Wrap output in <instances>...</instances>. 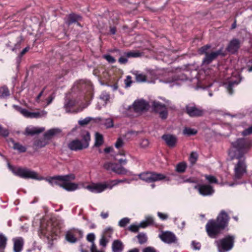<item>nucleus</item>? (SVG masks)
<instances>
[{
  "label": "nucleus",
  "mask_w": 252,
  "mask_h": 252,
  "mask_svg": "<svg viewBox=\"0 0 252 252\" xmlns=\"http://www.w3.org/2000/svg\"><path fill=\"white\" fill-rule=\"evenodd\" d=\"M7 166L9 170L14 175L23 178H31L38 181L44 180L52 186H59L69 191H74L78 189V186L77 184L71 182L75 178L73 174L44 178L39 176L37 172L27 168L15 167L9 163H8Z\"/></svg>",
  "instance_id": "obj_1"
},
{
  "label": "nucleus",
  "mask_w": 252,
  "mask_h": 252,
  "mask_svg": "<svg viewBox=\"0 0 252 252\" xmlns=\"http://www.w3.org/2000/svg\"><path fill=\"white\" fill-rule=\"evenodd\" d=\"M213 73L210 69H201L198 72L194 64H189L180 70V74L177 77L163 82L169 84L170 87H172L179 84L177 82L178 80H189L196 84V89H206L212 85L211 78Z\"/></svg>",
  "instance_id": "obj_2"
},
{
  "label": "nucleus",
  "mask_w": 252,
  "mask_h": 252,
  "mask_svg": "<svg viewBox=\"0 0 252 252\" xmlns=\"http://www.w3.org/2000/svg\"><path fill=\"white\" fill-rule=\"evenodd\" d=\"M80 84L83 85L84 87L86 88L88 90V93L85 96L86 102L84 104H81L79 108L76 109L75 108L77 102L75 100L72 98L68 97L67 96L65 97L63 108L66 113H76L79 111L83 110L85 108L87 107L91 103V100L93 97V84L90 81L82 80L80 82Z\"/></svg>",
  "instance_id": "obj_3"
},
{
  "label": "nucleus",
  "mask_w": 252,
  "mask_h": 252,
  "mask_svg": "<svg viewBox=\"0 0 252 252\" xmlns=\"http://www.w3.org/2000/svg\"><path fill=\"white\" fill-rule=\"evenodd\" d=\"M252 147V141L247 138H239L231 142V147L229 155L232 158H245Z\"/></svg>",
  "instance_id": "obj_4"
},
{
  "label": "nucleus",
  "mask_w": 252,
  "mask_h": 252,
  "mask_svg": "<svg viewBox=\"0 0 252 252\" xmlns=\"http://www.w3.org/2000/svg\"><path fill=\"white\" fill-rule=\"evenodd\" d=\"M58 233L57 228L52 224L51 221L43 220L40 222V227L38 235L44 241L51 243L56 239Z\"/></svg>",
  "instance_id": "obj_5"
},
{
  "label": "nucleus",
  "mask_w": 252,
  "mask_h": 252,
  "mask_svg": "<svg viewBox=\"0 0 252 252\" xmlns=\"http://www.w3.org/2000/svg\"><path fill=\"white\" fill-rule=\"evenodd\" d=\"M237 159L238 161L234 164V183L229 184V186H233L236 185L242 184L243 182L240 180L247 173V165L245 161V158Z\"/></svg>",
  "instance_id": "obj_6"
},
{
  "label": "nucleus",
  "mask_w": 252,
  "mask_h": 252,
  "mask_svg": "<svg viewBox=\"0 0 252 252\" xmlns=\"http://www.w3.org/2000/svg\"><path fill=\"white\" fill-rule=\"evenodd\" d=\"M137 176L140 179L146 183L170 180L169 178L164 174L155 172H144L138 174Z\"/></svg>",
  "instance_id": "obj_7"
},
{
  "label": "nucleus",
  "mask_w": 252,
  "mask_h": 252,
  "mask_svg": "<svg viewBox=\"0 0 252 252\" xmlns=\"http://www.w3.org/2000/svg\"><path fill=\"white\" fill-rule=\"evenodd\" d=\"M235 237L234 235H228L224 238L216 240L215 242L219 252H227L234 247Z\"/></svg>",
  "instance_id": "obj_8"
},
{
  "label": "nucleus",
  "mask_w": 252,
  "mask_h": 252,
  "mask_svg": "<svg viewBox=\"0 0 252 252\" xmlns=\"http://www.w3.org/2000/svg\"><path fill=\"white\" fill-rule=\"evenodd\" d=\"M210 48V46L207 45L201 47L199 50L200 54H204L205 55V57L202 61V67L203 68L206 64L210 63L212 61L216 59L218 56L224 55V54L222 52L221 49L209 53L207 50Z\"/></svg>",
  "instance_id": "obj_9"
},
{
  "label": "nucleus",
  "mask_w": 252,
  "mask_h": 252,
  "mask_svg": "<svg viewBox=\"0 0 252 252\" xmlns=\"http://www.w3.org/2000/svg\"><path fill=\"white\" fill-rule=\"evenodd\" d=\"M90 140V133L87 132L83 136V139L81 140L78 139L73 140L68 144V147L71 150H80L87 148L89 146Z\"/></svg>",
  "instance_id": "obj_10"
},
{
  "label": "nucleus",
  "mask_w": 252,
  "mask_h": 252,
  "mask_svg": "<svg viewBox=\"0 0 252 252\" xmlns=\"http://www.w3.org/2000/svg\"><path fill=\"white\" fill-rule=\"evenodd\" d=\"M215 220H211L206 225V230L208 236L212 238H215L223 230Z\"/></svg>",
  "instance_id": "obj_11"
},
{
  "label": "nucleus",
  "mask_w": 252,
  "mask_h": 252,
  "mask_svg": "<svg viewBox=\"0 0 252 252\" xmlns=\"http://www.w3.org/2000/svg\"><path fill=\"white\" fill-rule=\"evenodd\" d=\"M13 107L18 112H19L24 116L30 118H41L46 117L47 114V111L45 110H41L36 112H30L26 109L22 108V107L14 105Z\"/></svg>",
  "instance_id": "obj_12"
},
{
  "label": "nucleus",
  "mask_w": 252,
  "mask_h": 252,
  "mask_svg": "<svg viewBox=\"0 0 252 252\" xmlns=\"http://www.w3.org/2000/svg\"><path fill=\"white\" fill-rule=\"evenodd\" d=\"M154 223V218L151 216H146L145 220H142L139 223H133L129 225L128 230L132 232H137L140 228H144L149 225H152Z\"/></svg>",
  "instance_id": "obj_13"
},
{
  "label": "nucleus",
  "mask_w": 252,
  "mask_h": 252,
  "mask_svg": "<svg viewBox=\"0 0 252 252\" xmlns=\"http://www.w3.org/2000/svg\"><path fill=\"white\" fill-rule=\"evenodd\" d=\"M241 81L240 75L238 72L233 73L231 78H228L226 82L224 83L223 85L225 86L227 92L230 94H232L233 93V88L237 85Z\"/></svg>",
  "instance_id": "obj_14"
},
{
  "label": "nucleus",
  "mask_w": 252,
  "mask_h": 252,
  "mask_svg": "<svg viewBox=\"0 0 252 252\" xmlns=\"http://www.w3.org/2000/svg\"><path fill=\"white\" fill-rule=\"evenodd\" d=\"M158 237L162 242L168 244H176L178 242L176 236L171 231H161L158 234Z\"/></svg>",
  "instance_id": "obj_15"
},
{
  "label": "nucleus",
  "mask_w": 252,
  "mask_h": 252,
  "mask_svg": "<svg viewBox=\"0 0 252 252\" xmlns=\"http://www.w3.org/2000/svg\"><path fill=\"white\" fill-rule=\"evenodd\" d=\"M83 236V231L78 229L73 228L66 232L65 239L68 242L74 243L77 241L78 238Z\"/></svg>",
  "instance_id": "obj_16"
},
{
  "label": "nucleus",
  "mask_w": 252,
  "mask_h": 252,
  "mask_svg": "<svg viewBox=\"0 0 252 252\" xmlns=\"http://www.w3.org/2000/svg\"><path fill=\"white\" fill-rule=\"evenodd\" d=\"M152 106L154 110L159 114L161 119H165L167 118L168 113L165 104H162L160 102L155 100L152 102Z\"/></svg>",
  "instance_id": "obj_17"
},
{
  "label": "nucleus",
  "mask_w": 252,
  "mask_h": 252,
  "mask_svg": "<svg viewBox=\"0 0 252 252\" xmlns=\"http://www.w3.org/2000/svg\"><path fill=\"white\" fill-rule=\"evenodd\" d=\"M203 196H209L214 193L213 188L210 185L198 184L194 187Z\"/></svg>",
  "instance_id": "obj_18"
},
{
  "label": "nucleus",
  "mask_w": 252,
  "mask_h": 252,
  "mask_svg": "<svg viewBox=\"0 0 252 252\" xmlns=\"http://www.w3.org/2000/svg\"><path fill=\"white\" fill-rule=\"evenodd\" d=\"M148 104L143 99L137 100L134 102L132 106H129L128 109L132 108L136 112H142L147 109Z\"/></svg>",
  "instance_id": "obj_19"
},
{
  "label": "nucleus",
  "mask_w": 252,
  "mask_h": 252,
  "mask_svg": "<svg viewBox=\"0 0 252 252\" xmlns=\"http://www.w3.org/2000/svg\"><path fill=\"white\" fill-rule=\"evenodd\" d=\"M186 111L187 113L191 117L200 116L204 113V111L202 109L197 107L193 104L187 105Z\"/></svg>",
  "instance_id": "obj_20"
},
{
  "label": "nucleus",
  "mask_w": 252,
  "mask_h": 252,
  "mask_svg": "<svg viewBox=\"0 0 252 252\" xmlns=\"http://www.w3.org/2000/svg\"><path fill=\"white\" fill-rule=\"evenodd\" d=\"M229 220L227 214L224 211H221L218 215L216 222L224 229L228 225Z\"/></svg>",
  "instance_id": "obj_21"
},
{
  "label": "nucleus",
  "mask_w": 252,
  "mask_h": 252,
  "mask_svg": "<svg viewBox=\"0 0 252 252\" xmlns=\"http://www.w3.org/2000/svg\"><path fill=\"white\" fill-rule=\"evenodd\" d=\"M54 97L50 96L48 98L45 97L43 91L41 92L36 98V101L38 103H41V106L45 107L49 105L54 99Z\"/></svg>",
  "instance_id": "obj_22"
},
{
  "label": "nucleus",
  "mask_w": 252,
  "mask_h": 252,
  "mask_svg": "<svg viewBox=\"0 0 252 252\" xmlns=\"http://www.w3.org/2000/svg\"><path fill=\"white\" fill-rule=\"evenodd\" d=\"M86 189L94 193H101L105 190L104 183L92 184L87 186Z\"/></svg>",
  "instance_id": "obj_23"
},
{
  "label": "nucleus",
  "mask_w": 252,
  "mask_h": 252,
  "mask_svg": "<svg viewBox=\"0 0 252 252\" xmlns=\"http://www.w3.org/2000/svg\"><path fill=\"white\" fill-rule=\"evenodd\" d=\"M240 42L238 39H233L229 43L226 48L228 52L234 54L240 47Z\"/></svg>",
  "instance_id": "obj_24"
},
{
  "label": "nucleus",
  "mask_w": 252,
  "mask_h": 252,
  "mask_svg": "<svg viewBox=\"0 0 252 252\" xmlns=\"http://www.w3.org/2000/svg\"><path fill=\"white\" fill-rule=\"evenodd\" d=\"M162 138L170 147H175L177 141L176 137L171 134H164Z\"/></svg>",
  "instance_id": "obj_25"
},
{
  "label": "nucleus",
  "mask_w": 252,
  "mask_h": 252,
  "mask_svg": "<svg viewBox=\"0 0 252 252\" xmlns=\"http://www.w3.org/2000/svg\"><path fill=\"white\" fill-rule=\"evenodd\" d=\"M14 252H21L24 245V240L22 237H16L13 239Z\"/></svg>",
  "instance_id": "obj_26"
},
{
  "label": "nucleus",
  "mask_w": 252,
  "mask_h": 252,
  "mask_svg": "<svg viewBox=\"0 0 252 252\" xmlns=\"http://www.w3.org/2000/svg\"><path fill=\"white\" fill-rule=\"evenodd\" d=\"M136 80L137 82H147L148 83H153V81L151 80H149V73H147L146 75L144 74L143 73L140 72L139 71H136L134 73Z\"/></svg>",
  "instance_id": "obj_27"
},
{
  "label": "nucleus",
  "mask_w": 252,
  "mask_h": 252,
  "mask_svg": "<svg viewBox=\"0 0 252 252\" xmlns=\"http://www.w3.org/2000/svg\"><path fill=\"white\" fill-rule=\"evenodd\" d=\"M45 130L43 127L30 126L26 128V133L27 135H34L43 132Z\"/></svg>",
  "instance_id": "obj_28"
},
{
  "label": "nucleus",
  "mask_w": 252,
  "mask_h": 252,
  "mask_svg": "<svg viewBox=\"0 0 252 252\" xmlns=\"http://www.w3.org/2000/svg\"><path fill=\"white\" fill-rule=\"evenodd\" d=\"M112 248L113 252H122L123 244L120 240H116L112 243Z\"/></svg>",
  "instance_id": "obj_29"
},
{
  "label": "nucleus",
  "mask_w": 252,
  "mask_h": 252,
  "mask_svg": "<svg viewBox=\"0 0 252 252\" xmlns=\"http://www.w3.org/2000/svg\"><path fill=\"white\" fill-rule=\"evenodd\" d=\"M61 132V130L59 128H55L50 129L45 133L44 137H45L46 139L49 140L53 136L60 134Z\"/></svg>",
  "instance_id": "obj_30"
},
{
  "label": "nucleus",
  "mask_w": 252,
  "mask_h": 252,
  "mask_svg": "<svg viewBox=\"0 0 252 252\" xmlns=\"http://www.w3.org/2000/svg\"><path fill=\"white\" fill-rule=\"evenodd\" d=\"M96 120L103 124L107 128L112 127L114 126L113 121L111 118L104 119L101 118H97Z\"/></svg>",
  "instance_id": "obj_31"
},
{
  "label": "nucleus",
  "mask_w": 252,
  "mask_h": 252,
  "mask_svg": "<svg viewBox=\"0 0 252 252\" xmlns=\"http://www.w3.org/2000/svg\"><path fill=\"white\" fill-rule=\"evenodd\" d=\"M114 172L119 175H126L129 172L121 165L116 164Z\"/></svg>",
  "instance_id": "obj_32"
},
{
  "label": "nucleus",
  "mask_w": 252,
  "mask_h": 252,
  "mask_svg": "<svg viewBox=\"0 0 252 252\" xmlns=\"http://www.w3.org/2000/svg\"><path fill=\"white\" fill-rule=\"evenodd\" d=\"M80 19L81 17L79 15L74 14H71L68 15L66 20V23L68 24V25H70L72 23L77 22Z\"/></svg>",
  "instance_id": "obj_33"
},
{
  "label": "nucleus",
  "mask_w": 252,
  "mask_h": 252,
  "mask_svg": "<svg viewBox=\"0 0 252 252\" xmlns=\"http://www.w3.org/2000/svg\"><path fill=\"white\" fill-rule=\"evenodd\" d=\"M48 140L44 136L42 139L35 140L34 142V146L37 148H40L44 147L48 143Z\"/></svg>",
  "instance_id": "obj_34"
},
{
  "label": "nucleus",
  "mask_w": 252,
  "mask_h": 252,
  "mask_svg": "<svg viewBox=\"0 0 252 252\" xmlns=\"http://www.w3.org/2000/svg\"><path fill=\"white\" fill-rule=\"evenodd\" d=\"M113 232V229L111 227H106L103 231L102 236L108 238L109 240L112 237V235Z\"/></svg>",
  "instance_id": "obj_35"
},
{
  "label": "nucleus",
  "mask_w": 252,
  "mask_h": 252,
  "mask_svg": "<svg viewBox=\"0 0 252 252\" xmlns=\"http://www.w3.org/2000/svg\"><path fill=\"white\" fill-rule=\"evenodd\" d=\"M99 98L104 102L105 104L110 102L111 99L110 94L106 92H103L100 95Z\"/></svg>",
  "instance_id": "obj_36"
},
{
  "label": "nucleus",
  "mask_w": 252,
  "mask_h": 252,
  "mask_svg": "<svg viewBox=\"0 0 252 252\" xmlns=\"http://www.w3.org/2000/svg\"><path fill=\"white\" fill-rule=\"evenodd\" d=\"M95 137V144L94 146L96 147H99L103 143V138L101 134L96 133Z\"/></svg>",
  "instance_id": "obj_37"
},
{
  "label": "nucleus",
  "mask_w": 252,
  "mask_h": 252,
  "mask_svg": "<svg viewBox=\"0 0 252 252\" xmlns=\"http://www.w3.org/2000/svg\"><path fill=\"white\" fill-rule=\"evenodd\" d=\"M187 168V164L184 162L179 163L176 166V171L179 173H183Z\"/></svg>",
  "instance_id": "obj_38"
},
{
  "label": "nucleus",
  "mask_w": 252,
  "mask_h": 252,
  "mask_svg": "<svg viewBox=\"0 0 252 252\" xmlns=\"http://www.w3.org/2000/svg\"><path fill=\"white\" fill-rule=\"evenodd\" d=\"M7 243V238L0 232V250L5 249Z\"/></svg>",
  "instance_id": "obj_39"
},
{
  "label": "nucleus",
  "mask_w": 252,
  "mask_h": 252,
  "mask_svg": "<svg viewBox=\"0 0 252 252\" xmlns=\"http://www.w3.org/2000/svg\"><path fill=\"white\" fill-rule=\"evenodd\" d=\"M9 95V92L6 87H0V97L5 98Z\"/></svg>",
  "instance_id": "obj_40"
},
{
  "label": "nucleus",
  "mask_w": 252,
  "mask_h": 252,
  "mask_svg": "<svg viewBox=\"0 0 252 252\" xmlns=\"http://www.w3.org/2000/svg\"><path fill=\"white\" fill-rule=\"evenodd\" d=\"M116 163L108 162L104 164V168L108 171H114Z\"/></svg>",
  "instance_id": "obj_41"
},
{
  "label": "nucleus",
  "mask_w": 252,
  "mask_h": 252,
  "mask_svg": "<svg viewBox=\"0 0 252 252\" xmlns=\"http://www.w3.org/2000/svg\"><path fill=\"white\" fill-rule=\"evenodd\" d=\"M13 148L20 152H24L26 150V148L25 147L18 143H13Z\"/></svg>",
  "instance_id": "obj_42"
},
{
  "label": "nucleus",
  "mask_w": 252,
  "mask_h": 252,
  "mask_svg": "<svg viewBox=\"0 0 252 252\" xmlns=\"http://www.w3.org/2000/svg\"><path fill=\"white\" fill-rule=\"evenodd\" d=\"M130 222V219L128 218H124L119 222V225L121 227H124Z\"/></svg>",
  "instance_id": "obj_43"
},
{
  "label": "nucleus",
  "mask_w": 252,
  "mask_h": 252,
  "mask_svg": "<svg viewBox=\"0 0 252 252\" xmlns=\"http://www.w3.org/2000/svg\"><path fill=\"white\" fill-rule=\"evenodd\" d=\"M93 119V118L90 117H86L83 119L80 120L78 121V124L79 125L83 126L87 125L89 122Z\"/></svg>",
  "instance_id": "obj_44"
},
{
  "label": "nucleus",
  "mask_w": 252,
  "mask_h": 252,
  "mask_svg": "<svg viewBox=\"0 0 252 252\" xmlns=\"http://www.w3.org/2000/svg\"><path fill=\"white\" fill-rule=\"evenodd\" d=\"M198 158V155L196 152H192L189 156V160L191 164L195 163Z\"/></svg>",
  "instance_id": "obj_45"
},
{
  "label": "nucleus",
  "mask_w": 252,
  "mask_h": 252,
  "mask_svg": "<svg viewBox=\"0 0 252 252\" xmlns=\"http://www.w3.org/2000/svg\"><path fill=\"white\" fill-rule=\"evenodd\" d=\"M201 244L196 241H192L191 243V248L195 251L200 250L201 249Z\"/></svg>",
  "instance_id": "obj_46"
},
{
  "label": "nucleus",
  "mask_w": 252,
  "mask_h": 252,
  "mask_svg": "<svg viewBox=\"0 0 252 252\" xmlns=\"http://www.w3.org/2000/svg\"><path fill=\"white\" fill-rule=\"evenodd\" d=\"M197 131L195 129L190 128H185L183 131L184 134L188 135H193Z\"/></svg>",
  "instance_id": "obj_47"
},
{
  "label": "nucleus",
  "mask_w": 252,
  "mask_h": 252,
  "mask_svg": "<svg viewBox=\"0 0 252 252\" xmlns=\"http://www.w3.org/2000/svg\"><path fill=\"white\" fill-rule=\"evenodd\" d=\"M204 177L210 184L217 183V179L214 176L205 175Z\"/></svg>",
  "instance_id": "obj_48"
},
{
  "label": "nucleus",
  "mask_w": 252,
  "mask_h": 252,
  "mask_svg": "<svg viewBox=\"0 0 252 252\" xmlns=\"http://www.w3.org/2000/svg\"><path fill=\"white\" fill-rule=\"evenodd\" d=\"M137 238L138 239V241L140 244H143L147 241V238L146 235L143 233H140L138 235Z\"/></svg>",
  "instance_id": "obj_49"
},
{
  "label": "nucleus",
  "mask_w": 252,
  "mask_h": 252,
  "mask_svg": "<svg viewBox=\"0 0 252 252\" xmlns=\"http://www.w3.org/2000/svg\"><path fill=\"white\" fill-rule=\"evenodd\" d=\"M141 54L139 52L131 51L126 53V55L128 58H137L140 56Z\"/></svg>",
  "instance_id": "obj_50"
},
{
  "label": "nucleus",
  "mask_w": 252,
  "mask_h": 252,
  "mask_svg": "<svg viewBox=\"0 0 252 252\" xmlns=\"http://www.w3.org/2000/svg\"><path fill=\"white\" fill-rule=\"evenodd\" d=\"M109 240L108 238H106L101 235V237L99 240V245L103 247H105L109 242Z\"/></svg>",
  "instance_id": "obj_51"
},
{
  "label": "nucleus",
  "mask_w": 252,
  "mask_h": 252,
  "mask_svg": "<svg viewBox=\"0 0 252 252\" xmlns=\"http://www.w3.org/2000/svg\"><path fill=\"white\" fill-rule=\"evenodd\" d=\"M139 145L140 147L142 148H147L149 145V141L147 139H142L139 143Z\"/></svg>",
  "instance_id": "obj_52"
},
{
  "label": "nucleus",
  "mask_w": 252,
  "mask_h": 252,
  "mask_svg": "<svg viewBox=\"0 0 252 252\" xmlns=\"http://www.w3.org/2000/svg\"><path fill=\"white\" fill-rule=\"evenodd\" d=\"M124 141L121 138H119L115 144V147L117 149H120L124 145Z\"/></svg>",
  "instance_id": "obj_53"
},
{
  "label": "nucleus",
  "mask_w": 252,
  "mask_h": 252,
  "mask_svg": "<svg viewBox=\"0 0 252 252\" xmlns=\"http://www.w3.org/2000/svg\"><path fill=\"white\" fill-rule=\"evenodd\" d=\"M132 81L131 77L130 76H127L126 79L125 80V84L126 88H128L131 86Z\"/></svg>",
  "instance_id": "obj_54"
},
{
  "label": "nucleus",
  "mask_w": 252,
  "mask_h": 252,
  "mask_svg": "<svg viewBox=\"0 0 252 252\" xmlns=\"http://www.w3.org/2000/svg\"><path fill=\"white\" fill-rule=\"evenodd\" d=\"M161 55H160L161 56V58L158 57V59L159 60H162L163 61L166 62L167 63H170V62L168 60V55H165V53L164 52H161Z\"/></svg>",
  "instance_id": "obj_55"
},
{
  "label": "nucleus",
  "mask_w": 252,
  "mask_h": 252,
  "mask_svg": "<svg viewBox=\"0 0 252 252\" xmlns=\"http://www.w3.org/2000/svg\"><path fill=\"white\" fill-rule=\"evenodd\" d=\"M95 238V235L94 233H89L87 236V239L88 241L92 243V245L94 244V240Z\"/></svg>",
  "instance_id": "obj_56"
},
{
  "label": "nucleus",
  "mask_w": 252,
  "mask_h": 252,
  "mask_svg": "<svg viewBox=\"0 0 252 252\" xmlns=\"http://www.w3.org/2000/svg\"><path fill=\"white\" fill-rule=\"evenodd\" d=\"M104 184L105 189H111L114 187L113 184H112V180L110 181L109 182H105V183H104Z\"/></svg>",
  "instance_id": "obj_57"
},
{
  "label": "nucleus",
  "mask_w": 252,
  "mask_h": 252,
  "mask_svg": "<svg viewBox=\"0 0 252 252\" xmlns=\"http://www.w3.org/2000/svg\"><path fill=\"white\" fill-rule=\"evenodd\" d=\"M252 133V126L246 129L242 132V134L244 136H247Z\"/></svg>",
  "instance_id": "obj_58"
},
{
  "label": "nucleus",
  "mask_w": 252,
  "mask_h": 252,
  "mask_svg": "<svg viewBox=\"0 0 252 252\" xmlns=\"http://www.w3.org/2000/svg\"><path fill=\"white\" fill-rule=\"evenodd\" d=\"M104 58L109 63H114L115 62L116 60L115 59H114V57H113L112 56L109 55H104Z\"/></svg>",
  "instance_id": "obj_59"
},
{
  "label": "nucleus",
  "mask_w": 252,
  "mask_h": 252,
  "mask_svg": "<svg viewBox=\"0 0 252 252\" xmlns=\"http://www.w3.org/2000/svg\"><path fill=\"white\" fill-rule=\"evenodd\" d=\"M158 216L161 219V220H165L168 218V215L166 214L162 213L161 212H158L157 213Z\"/></svg>",
  "instance_id": "obj_60"
},
{
  "label": "nucleus",
  "mask_w": 252,
  "mask_h": 252,
  "mask_svg": "<svg viewBox=\"0 0 252 252\" xmlns=\"http://www.w3.org/2000/svg\"><path fill=\"white\" fill-rule=\"evenodd\" d=\"M91 252H104L103 250H99L97 249L96 246L94 244L91 245Z\"/></svg>",
  "instance_id": "obj_61"
},
{
  "label": "nucleus",
  "mask_w": 252,
  "mask_h": 252,
  "mask_svg": "<svg viewBox=\"0 0 252 252\" xmlns=\"http://www.w3.org/2000/svg\"><path fill=\"white\" fill-rule=\"evenodd\" d=\"M8 134V131L4 129H3L2 127L0 125V135H1L3 136H6Z\"/></svg>",
  "instance_id": "obj_62"
},
{
  "label": "nucleus",
  "mask_w": 252,
  "mask_h": 252,
  "mask_svg": "<svg viewBox=\"0 0 252 252\" xmlns=\"http://www.w3.org/2000/svg\"><path fill=\"white\" fill-rule=\"evenodd\" d=\"M143 252H156V251L154 248L148 247L143 249Z\"/></svg>",
  "instance_id": "obj_63"
},
{
  "label": "nucleus",
  "mask_w": 252,
  "mask_h": 252,
  "mask_svg": "<svg viewBox=\"0 0 252 252\" xmlns=\"http://www.w3.org/2000/svg\"><path fill=\"white\" fill-rule=\"evenodd\" d=\"M127 59L125 57H120L119 59V63L122 64H124V63H126L127 62Z\"/></svg>",
  "instance_id": "obj_64"
}]
</instances>
